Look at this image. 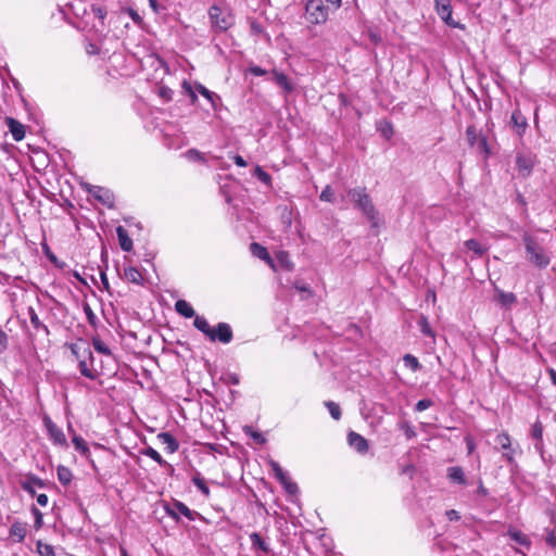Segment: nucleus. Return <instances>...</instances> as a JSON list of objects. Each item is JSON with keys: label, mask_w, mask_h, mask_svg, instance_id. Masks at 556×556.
<instances>
[{"label": "nucleus", "mask_w": 556, "mask_h": 556, "mask_svg": "<svg viewBox=\"0 0 556 556\" xmlns=\"http://www.w3.org/2000/svg\"><path fill=\"white\" fill-rule=\"evenodd\" d=\"M232 160L235 164L240 167H245L248 165L247 161L241 155H235Z\"/></svg>", "instance_id": "nucleus-64"}, {"label": "nucleus", "mask_w": 556, "mask_h": 556, "mask_svg": "<svg viewBox=\"0 0 556 556\" xmlns=\"http://www.w3.org/2000/svg\"><path fill=\"white\" fill-rule=\"evenodd\" d=\"M157 440L165 445L167 453L173 454L179 448V443L176 438L169 432H161L157 434Z\"/></svg>", "instance_id": "nucleus-16"}, {"label": "nucleus", "mask_w": 556, "mask_h": 556, "mask_svg": "<svg viewBox=\"0 0 556 556\" xmlns=\"http://www.w3.org/2000/svg\"><path fill=\"white\" fill-rule=\"evenodd\" d=\"M250 541L253 548H258L264 553H269L270 548L268 544L262 539V536L257 532H253L250 534Z\"/></svg>", "instance_id": "nucleus-26"}, {"label": "nucleus", "mask_w": 556, "mask_h": 556, "mask_svg": "<svg viewBox=\"0 0 556 556\" xmlns=\"http://www.w3.org/2000/svg\"><path fill=\"white\" fill-rule=\"evenodd\" d=\"M30 511H31V514H33V516H34V518H35V521H34V528H35L36 530H39V529L43 526V520H42L43 516H42V513H41V511H40V510H39L35 505H33V506L30 507Z\"/></svg>", "instance_id": "nucleus-41"}, {"label": "nucleus", "mask_w": 556, "mask_h": 556, "mask_svg": "<svg viewBox=\"0 0 556 556\" xmlns=\"http://www.w3.org/2000/svg\"><path fill=\"white\" fill-rule=\"evenodd\" d=\"M433 405V402L429 399H422V400H419L416 405H415V410L416 412H424L426 409H428L429 407H431Z\"/></svg>", "instance_id": "nucleus-52"}, {"label": "nucleus", "mask_w": 556, "mask_h": 556, "mask_svg": "<svg viewBox=\"0 0 556 556\" xmlns=\"http://www.w3.org/2000/svg\"><path fill=\"white\" fill-rule=\"evenodd\" d=\"M75 450L83 456L87 457L90 454L87 442L80 435H74L72 439Z\"/></svg>", "instance_id": "nucleus-28"}, {"label": "nucleus", "mask_w": 556, "mask_h": 556, "mask_svg": "<svg viewBox=\"0 0 556 556\" xmlns=\"http://www.w3.org/2000/svg\"><path fill=\"white\" fill-rule=\"evenodd\" d=\"M418 327L424 336L434 337V332L426 316H420V318L418 319Z\"/></svg>", "instance_id": "nucleus-35"}, {"label": "nucleus", "mask_w": 556, "mask_h": 556, "mask_svg": "<svg viewBox=\"0 0 556 556\" xmlns=\"http://www.w3.org/2000/svg\"><path fill=\"white\" fill-rule=\"evenodd\" d=\"M275 478L279 481V483L283 486L285 491L289 495L295 496L299 494L298 484L290 479L289 475L285 470L278 472Z\"/></svg>", "instance_id": "nucleus-14"}, {"label": "nucleus", "mask_w": 556, "mask_h": 556, "mask_svg": "<svg viewBox=\"0 0 556 556\" xmlns=\"http://www.w3.org/2000/svg\"><path fill=\"white\" fill-rule=\"evenodd\" d=\"M191 481L193 482V484L199 489V491L205 496V497H208L210 495V488L207 486L204 478L201 476L200 472H197Z\"/></svg>", "instance_id": "nucleus-31"}, {"label": "nucleus", "mask_w": 556, "mask_h": 556, "mask_svg": "<svg viewBox=\"0 0 556 556\" xmlns=\"http://www.w3.org/2000/svg\"><path fill=\"white\" fill-rule=\"evenodd\" d=\"M305 10L307 20L313 24H323L328 18V8L321 0H308Z\"/></svg>", "instance_id": "nucleus-5"}, {"label": "nucleus", "mask_w": 556, "mask_h": 556, "mask_svg": "<svg viewBox=\"0 0 556 556\" xmlns=\"http://www.w3.org/2000/svg\"><path fill=\"white\" fill-rule=\"evenodd\" d=\"M83 308L86 314L88 323L94 327L98 321L97 315L94 314V312L92 311V308L90 307V305L88 303H85Z\"/></svg>", "instance_id": "nucleus-46"}, {"label": "nucleus", "mask_w": 556, "mask_h": 556, "mask_svg": "<svg viewBox=\"0 0 556 556\" xmlns=\"http://www.w3.org/2000/svg\"><path fill=\"white\" fill-rule=\"evenodd\" d=\"M124 277L132 283L142 285L143 278L138 268L129 266L124 269Z\"/></svg>", "instance_id": "nucleus-24"}, {"label": "nucleus", "mask_w": 556, "mask_h": 556, "mask_svg": "<svg viewBox=\"0 0 556 556\" xmlns=\"http://www.w3.org/2000/svg\"><path fill=\"white\" fill-rule=\"evenodd\" d=\"M400 429L404 431V434L407 439H413L416 437V431L413 426L409 425L407 421H403L400 424Z\"/></svg>", "instance_id": "nucleus-49"}, {"label": "nucleus", "mask_w": 556, "mask_h": 556, "mask_svg": "<svg viewBox=\"0 0 556 556\" xmlns=\"http://www.w3.org/2000/svg\"><path fill=\"white\" fill-rule=\"evenodd\" d=\"M172 508L176 509L179 516L182 515L190 521H193L197 517H200L198 511L190 509L186 504L179 501H174L172 503Z\"/></svg>", "instance_id": "nucleus-19"}, {"label": "nucleus", "mask_w": 556, "mask_h": 556, "mask_svg": "<svg viewBox=\"0 0 556 556\" xmlns=\"http://www.w3.org/2000/svg\"><path fill=\"white\" fill-rule=\"evenodd\" d=\"M175 309L185 318H192L195 316L193 307L186 300H178L175 303Z\"/></svg>", "instance_id": "nucleus-23"}, {"label": "nucleus", "mask_w": 556, "mask_h": 556, "mask_svg": "<svg viewBox=\"0 0 556 556\" xmlns=\"http://www.w3.org/2000/svg\"><path fill=\"white\" fill-rule=\"evenodd\" d=\"M319 199L330 203L334 201V193L330 186H326V188L321 191Z\"/></svg>", "instance_id": "nucleus-50"}, {"label": "nucleus", "mask_w": 556, "mask_h": 556, "mask_svg": "<svg viewBox=\"0 0 556 556\" xmlns=\"http://www.w3.org/2000/svg\"><path fill=\"white\" fill-rule=\"evenodd\" d=\"M348 198L354 204V207L363 213L364 216L375 227L377 225V211L366 188L356 187L348 190Z\"/></svg>", "instance_id": "nucleus-2"}, {"label": "nucleus", "mask_w": 556, "mask_h": 556, "mask_svg": "<svg viewBox=\"0 0 556 556\" xmlns=\"http://www.w3.org/2000/svg\"><path fill=\"white\" fill-rule=\"evenodd\" d=\"M509 124L519 137H521L528 128L527 117L518 109L511 113Z\"/></svg>", "instance_id": "nucleus-11"}, {"label": "nucleus", "mask_w": 556, "mask_h": 556, "mask_svg": "<svg viewBox=\"0 0 556 556\" xmlns=\"http://www.w3.org/2000/svg\"><path fill=\"white\" fill-rule=\"evenodd\" d=\"M476 146L478 150L484 154L485 157L489 156L490 148L485 136H480L479 139L476 141Z\"/></svg>", "instance_id": "nucleus-42"}, {"label": "nucleus", "mask_w": 556, "mask_h": 556, "mask_svg": "<svg viewBox=\"0 0 556 556\" xmlns=\"http://www.w3.org/2000/svg\"><path fill=\"white\" fill-rule=\"evenodd\" d=\"M466 137L469 146L475 147L476 141L479 139L480 136L478 135L476 127L473 125H469L466 129Z\"/></svg>", "instance_id": "nucleus-40"}, {"label": "nucleus", "mask_w": 556, "mask_h": 556, "mask_svg": "<svg viewBox=\"0 0 556 556\" xmlns=\"http://www.w3.org/2000/svg\"><path fill=\"white\" fill-rule=\"evenodd\" d=\"M195 90L210 101L213 109H216L217 103L220 102V97L218 94L208 90L205 86H203L200 83H195Z\"/></svg>", "instance_id": "nucleus-22"}, {"label": "nucleus", "mask_w": 556, "mask_h": 556, "mask_svg": "<svg viewBox=\"0 0 556 556\" xmlns=\"http://www.w3.org/2000/svg\"><path fill=\"white\" fill-rule=\"evenodd\" d=\"M243 431L245 434L251 435L258 444H264L266 442L264 435L257 431H254L250 426H245Z\"/></svg>", "instance_id": "nucleus-44"}, {"label": "nucleus", "mask_w": 556, "mask_h": 556, "mask_svg": "<svg viewBox=\"0 0 556 556\" xmlns=\"http://www.w3.org/2000/svg\"><path fill=\"white\" fill-rule=\"evenodd\" d=\"M250 250L252 254L261 260H268L269 254L265 247L260 243L253 242L250 244Z\"/></svg>", "instance_id": "nucleus-33"}, {"label": "nucleus", "mask_w": 556, "mask_h": 556, "mask_svg": "<svg viewBox=\"0 0 556 556\" xmlns=\"http://www.w3.org/2000/svg\"><path fill=\"white\" fill-rule=\"evenodd\" d=\"M508 535L516 543H518V544H520L522 546H530V540L521 531H519V530H509L508 531Z\"/></svg>", "instance_id": "nucleus-32"}, {"label": "nucleus", "mask_w": 556, "mask_h": 556, "mask_svg": "<svg viewBox=\"0 0 556 556\" xmlns=\"http://www.w3.org/2000/svg\"><path fill=\"white\" fill-rule=\"evenodd\" d=\"M43 424H45V427L47 429V432H48V435H49V439L55 444V445H60V446H65L67 447L68 444H67V441H66V437L63 432V430L61 428H59L52 420L50 417L46 416L43 418Z\"/></svg>", "instance_id": "nucleus-9"}, {"label": "nucleus", "mask_w": 556, "mask_h": 556, "mask_svg": "<svg viewBox=\"0 0 556 556\" xmlns=\"http://www.w3.org/2000/svg\"><path fill=\"white\" fill-rule=\"evenodd\" d=\"M116 235L118 238L121 249L125 252H130L132 250L134 243L130 237L128 236L127 230L123 226H118L116 228Z\"/></svg>", "instance_id": "nucleus-20"}, {"label": "nucleus", "mask_w": 556, "mask_h": 556, "mask_svg": "<svg viewBox=\"0 0 556 556\" xmlns=\"http://www.w3.org/2000/svg\"><path fill=\"white\" fill-rule=\"evenodd\" d=\"M325 406L328 408L329 414L334 420H339L341 418V408L337 403L332 401H326Z\"/></svg>", "instance_id": "nucleus-37"}, {"label": "nucleus", "mask_w": 556, "mask_h": 556, "mask_svg": "<svg viewBox=\"0 0 556 556\" xmlns=\"http://www.w3.org/2000/svg\"><path fill=\"white\" fill-rule=\"evenodd\" d=\"M85 189L101 204L112 208L114 206L115 197L113 192L101 186H92L90 184L85 185Z\"/></svg>", "instance_id": "nucleus-7"}, {"label": "nucleus", "mask_w": 556, "mask_h": 556, "mask_svg": "<svg viewBox=\"0 0 556 556\" xmlns=\"http://www.w3.org/2000/svg\"><path fill=\"white\" fill-rule=\"evenodd\" d=\"M193 326L206 337H208L212 329L208 321L203 316L199 315L194 316Z\"/></svg>", "instance_id": "nucleus-30"}, {"label": "nucleus", "mask_w": 556, "mask_h": 556, "mask_svg": "<svg viewBox=\"0 0 556 556\" xmlns=\"http://www.w3.org/2000/svg\"><path fill=\"white\" fill-rule=\"evenodd\" d=\"M92 346L94 348V350L97 352H99L101 354H104V355H108V356L112 355V352L109 349V346L102 340H100L99 338H93L92 339Z\"/></svg>", "instance_id": "nucleus-38"}, {"label": "nucleus", "mask_w": 556, "mask_h": 556, "mask_svg": "<svg viewBox=\"0 0 556 556\" xmlns=\"http://www.w3.org/2000/svg\"><path fill=\"white\" fill-rule=\"evenodd\" d=\"M447 478L456 484L465 485L467 484V480L465 477V472L462 467L453 466L447 468Z\"/></svg>", "instance_id": "nucleus-21"}, {"label": "nucleus", "mask_w": 556, "mask_h": 556, "mask_svg": "<svg viewBox=\"0 0 556 556\" xmlns=\"http://www.w3.org/2000/svg\"><path fill=\"white\" fill-rule=\"evenodd\" d=\"M531 437L535 441L543 439V425L540 420H536L532 426Z\"/></svg>", "instance_id": "nucleus-45"}, {"label": "nucleus", "mask_w": 556, "mask_h": 556, "mask_svg": "<svg viewBox=\"0 0 556 556\" xmlns=\"http://www.w3.org/2000/svg\"><path fill=\"white\" fill-rule=\"evenodd\" d=\"M271 74L274 83L281 87L286 93H291L294 90V86L286 74L278 72L277 70H273Z\"/></svg>", "instance_id": "nucleus-18"}, {"label": "nucleus", "mask_w": 556, "mask_h": 556, "mask_svg": "<svg viewBox=\"0 0 556 556\" xmlns=\"http://www.w3.org/2000/svg\"><path fill=\"white\" fill-rule=\"evenodd\" d=\"M208 16L212 28L218 33L228 30L235 24L232 13L228 10H222V8L215 4L208 9Z\"/></svg>", "instance_id": "nucleus-3"}, {"label": "nucleus", "mask_w": 556, "mask_h": 556, "mask_svg": "<svg viewBox=\"0 0 556 556\" xmlns=\"http://www.w3.org/2000/svg\"><path fill=\"white\" fill-rule=\"evenodd\" d=\"M164 508H165L166 514L169 517H172L174 520H176L177 522L180 520L178 511H176V509L172 508V504H166Z\"/></svg>", "instance_id": "nucleus-58"}, {"label": "nucleus", "mask_w": 556, "mask_h": 556, "mask_svg": "<svg viewBox=\"0 0 556 556\" xmlns=\"http://www.w3.org/2000/svg\"><path fill=\"white\" fill-rule=\"evenodd\" d=\"M91 11L96 17H98L101 22H103V20L106 16V10L103 7L92 5Z\"/></svg>", "instance_id": "nucleus-53"}, {"label": "nucleus", "mask_w": 556, "mask_h": 556, "mask_svg": "<svg viewBox=\"0 0 556 556\" xmlns=\"http://www.w3.org/2000/svg\"><path fill=\"white\" fill-rule=\"evenodd\" d=\"M464 244L469 251H472L477 256H482L485 253V249H483L480 242L476 239L466 240Z\"/></svg>", "instance_id": "nucleus-34"}, {"label": "nucleus", "mask_w": 556, "mask_h": 556, "mask_svg": "<svg viewBox=\"0 0 556 556\" xmlns=\"http://www.w3.org/2000/svg\"><path fill=\"white\" fill-rule=\"evenodd\" d=\"M21 486H22V489H23L25 492H27L30 496H35V495H36L35 488H34L29 482L22 481V482H21Z\"/></svg>", "instance_id": "nucleus-62"}, {"label": "nucleus", "mask_w": 556, "mask_h": 556, "mask_svg": "<svg viewBox=\"0 0 556 556\" xmlns=\"http://www.w3.org/2000/svg\"><path fill=\"white\" fill-rule=\"evenodd\" d=\"M348 444L358 454H366L369 450L367 439L355 431H350L348 433Z\"/></svg>", "instance_id": "nucleus-10"}, {"label": "nucleus", "mask_w": 556, "mask_h": 556, "mask_svg": "<svg viewBox=\"0 0 556 556\" xmlns=\"http://www.w3.org/2000/svg\"><path fill=\"white\" fill-rule=\"evenodd\" d=\"M36 545L37 552L40 556H54V549L52 545L42 543L41 541H38Z\"/></svg>", "instance_id": "nucleus-39"}, {"label": "nucleus", "mask_w": 556, "mask_h": 556, "mask_svg": "<svg viewBox=\"0 0 556 556\" xmlns=\"http://www.w3.org/2000/svg\"><path fill=\"white\" fill-rule=\"evenodd\" d=\"M5 124L8 125L10 132L15 141H21L25 137V127L18 121L13 117H5Z\"/></svg>", "instance_id": "nucleus-15"}, {"label": "nucleus", "mask_w": 556, "mask_h": 556, "mask_svg": "<svg viewBox=\"0 0 556 556\" xmlns=\"http://www.w3.org/2000/svg\"><path fill=\"white\" fill-rule=\"evenodd\" d=\"M127 13L136 24L140 25L142 23V17L136 10L128 8Z\"/></svg>", "instance_id": "nucleus-56"}, {"label": "nucleus", "mask_w": 556, "mask_h": 556, "mask_svg": "<svg viewBox=\"0 0 556 556\" xmlns=\"http://www.w3.org/2000/svg\"><path fill=\"white\" fill-rule=\"evenodd\" d=\"M10 538L13 539L14 542L21 543L25 540L27 534L26 523L21 521H14L9 531Z\"/></svg>", "instance_id": "nucleus-17"}, {"label": "nucleus", "mask_w": 556, "mask_h": 556, "mask_svg": "<svg viewBox=\"0 0 556 556\" xmlns=\"http://www.w3.org/2000/svg\"><path fill=\"white\" fill-rule=\"evenodd\" d=\"M495 444L496 446L502 450L503 458L509 464H515V454L519 445L517 444L516 447L511 444V439L508 433L501 432L495 437Z\"/></svg>", "instance_id": "nucleus-6"}, {"label": "nucleus", "mask_w": 556, "mask_h": 556, "mask_svg": "<svg viewBox=\"0 0 556 556\" xmlns=\"http://www.w3.org/2000/svg\"><path fill=\"white\" fill-rule=\"evenodd\" d=\"M522 242L526 250V258L538 268H546L551 263V257L546 253L539 238L525 231Z\"/></svg>", "instance_id": "nucleus-1"}, {"label": "nucleus", "mask_w": 556, "mask_h": 556, "mask_svg": "<svg viewBox=\"0 0 556 556\" xmlns=\"http://www.w3.org/2000/svg\"><path fill=\"white\" fill-rule=\"evenodd\" d=\"M157 94L166 102H169L173 99L174 91L167 86H161L159 88Z\"/></svg>", "instance_id": "nucleus-47"}, {"label": "nucleus", "mask_w": 556, "mask_h": 556, "mask_svg": "<svg viewBox=\"0 0 556 556\" xmlns=\"http://www.w3.org/2000/svg\"><path fill=\"white\" fill-rule=\"evenodd\" d=\"M254 175L260 181L264 184H269L271 180L270 175L258 165L255 166Z\"/></svg>", "instance_id": "nucleus-43"}, {"label": "nucleus", "mask_w": 556, "mask_h": 556, "mask_svg": "<svg viewBox=\"0 0 556 556\" xmlns=\"http://www.w3.org/2000/svg\"><path fill=\"white\" fill-rule=\"evenodd\" d=\"M516 166L519 173L527 177L533 169L534 160L530 154L518 153L516 156Z\"/></svg>", "instance_id": "nucleus-12"}, {"label": "nucleus", "mask_w": 556, "mask_h": 556, "mask_svg": "<svg viewBox=\"0 0 556 556\" xmlns=\"http://www.w3.org/2000/svg\"><path fill=\"white\" fill-rule=\"evenodd\" d=\"M268 465L271 469V471L274 472V476L276 477L278 475V472H281L283 469L281 468V466L279 465L278 462L274 460V459H270L268 462Z\"/></svg>", "instance_id": "nucleus-61"}, {"label": "nucleus", "mask_w": 556, "mask_h": 556, "mask_svg": "<svg viewBox=\"0 0 556 556\" xmlns=\"http://www.w3.org/2000/svg\"><path fill=\"white\" fill-rule=\"evenodd\" d=\"M281 222L285 225L286 228H290L292 224V217L291 212L287 210V207L283 210V213L281 214Z\"/></svg>", "instance_id": "nucleus-54"}, {"label": "nucleus", "mask_w": 556, "mask_h": 556, "mask_svg": "<svg viewBox=\"0 0 556 556\" xmlns=\"http://www.w3.org/2000/svg\"><path fill=\"white\" fill-rule=\"evenodd\" d=\"M25 482H29L33 486L43 488L45 481L37 477L36 475L29 473L26 476Z\"/></svg>", "instance_id": "nucleus-51"}, {"label": "nucleus", "mask_w": 556, "mask_h": 556, "mask_svg": "<svg viewBox=\"0 0 556 556\" xmlns=\"http://www.w3.org/2000/svg\"><path fill=\"white\" fill-rule=\"evenodd\" d=\"M207 338L212 342L228 344L233 339V332L229 324L222 321L218 323L215 327H212Z\"/></svg>", "instance_id": "nucleus-8"}, {"label": "nucleus", "mask_w": 556, "mask_h": 556, "mask_svg": "<svg viewBox=\"0 0 556 556\" xmlns=\"http://www.w3.org/2000/svg\"><path fill=\"white\" fill-rule=\"evenodd\" d=\"M187 155L192 159V160H198V161H203L204 157L203 155L201 154V152H199L198 150L195 149H190L187 151Z\"/></svg>", "instance_id": "nucleus-60"}, {"label": "nucleus", "mask_w": 556, "mask_h": 556, "mask_svg": "<svg viewBox=\"0 0 556 556\" xmlns=\"http://www.w3.org/2000/svg\"><path fill=\"white\" fill-rule=\"evenodd\" d=\"M452 12L453 10L451 3L442 4L441 8L437 10L438 15L446 25L453 28L464 29L465 26L463 24L454 21V18L452 17Z\"/></svg>", "instance_id": "nucleus-13"}, {"label": "nucleus", "mask_w": 556, "mask_h": 556, "mask_svg": "<svg viewBox=\"0 0 556 556\" xmlns=\"http://www.w3.org/2000/svg\"><path fill=\"white\" fill-rule=\"evenodd\" d=\"M28 316L30 324L36 330H43L47 334H49V328L40 321L36 311L31 306L28 307Z\"/></svg>", "instance_id": "nucleus-27"}, {"label": "nucleus", "mask_w": 556, "mask_h": 556, "mask_svg": "<svg viewBox=\"0 0 556 556\" xmlns=\"http://www.w3.org/2000/svg\"><path fill=\"white\" fill-rule=\"evenodd\" d=\"M446 517L448 520L451 521H457L460 519V515L457 510L455 509H450L446 511Z\"/></svg>", "instance_id": "nucleus-63"}, {"label": "nucleus", "mask_w": 556, "mask_h": 556, "mask_svg": "<svg viewBox=\"0 0 556 556\" xmlns=\"http://www.w3.org/2000/svg\"><path fill=\"white\" fill-rule=\"evenodd\" d=\"M500 302L505 306H509L516 302V295L511 292H500Z\"/></svg>", "instance_id": "nucleus-48"}, {"label": "nucleus", "mask_w": 556, "mask_h": 556, "mask_svg": "<svg viewBox=\"0 0 556 556\" xmlns=\"http://www.w3.org/2000/svg\"><path fill=\"white\" fill-rule=\"evenodd\" d=\"M545 541H546V544L549 547H552V548L556 547V532H555V530H551V531L547 532Z\"/></svg>", "instance_id": "nucleus-55"}, {"label": "nucleus", "mask_w": 556, "mask_h": 556, "mask_svg": "<svg viewBox=\"0 0 556 556\" xmlns=\"http://www.w3.org/2000/svg\"><path fill=\"white\" fill-rule=\"evenodd\" d=\"M249 72L254 75V76H264L267 74V71L262 68L261 66H257V65H252L249 67Z\"/></svg>", "instance_id": "nucleus-57"}, {"label": "nucleus", "mask_w": 556, "mask_h": 556, "mask_svg": "<svg viewBox=\"0 0 556 556\" xmlns=\"http://www.w3.org/2000/svg\"><path fill=\"white\" fill-rule=\"evenodd\" d=\"M250 27H251L252 34H255V35H260L264 31L263 26L256 21H252L250 24Z\"/></svg>", "instance_id": "nucleus-59"}, {"label": "nucleus", "mask_w": 556, "mask_h": 556, "mask_svg": "<svg viewBox=\"0 0 556 556\" xmlns=\"http://www.w3.org/2000/svg\"><path fill=\"white\" fill-rule=\"evenodd\" d=\"M71 351L78 359L80 374L90 380H94L97 378V372L90 369L87 365V358H92V352L90 349L85 345L72 344Z\"/></svg>", "instance_id": "nucleus-4"}, {"label": "nucleus", "mask_w": 556, "mask_h": 556, "mask_svg": "<svg viewBox=\"0 0 556 556\" xmlns=\"http://www.w3.org/2000/svg\"><path fill=\"white\" fill-rule=\"evenodd\" d=\"M142 453L144 455L149 456L150 458H152L153 460H155L162 467H169L172 469V471H175L174 467L169 463L164 460L162 458L161 454L153 447L148 446L147 448H144V451Z\"/></svg>", "instance_id": "nucleus-25"}, {"label": "nucleus", "mask_w": 556, "mask_h": 556, "mask_svg": "<svg viewBox=\"0 0 556 556\" xmlns=\"http://www.w3.org/2000/svg\"><path fill=\"white\" fill-rule=\"evenodd\" d=\"M58 480L63 485H68L72 481L73 475L70 468L60 465L56 469Z\"/></svg>", "instance_id": "nucleus-29"}, {"label": "nucleus", "mask_w": 556, "mask_h": 556, "mask_svg": "<svg viewBox=\"0 0 556 556\" xmlns=\"http://www.w3.org/2000/svg\"><path fill=\"white\" fill-rule=\"evenodd\" d=\"M403 362L405 367L412 369L413 371H416L420 368V363L417 357H415L412 354H405L403 356Z\"/></svg>", "instance_id": "nucleus-36"}]
</instances>
